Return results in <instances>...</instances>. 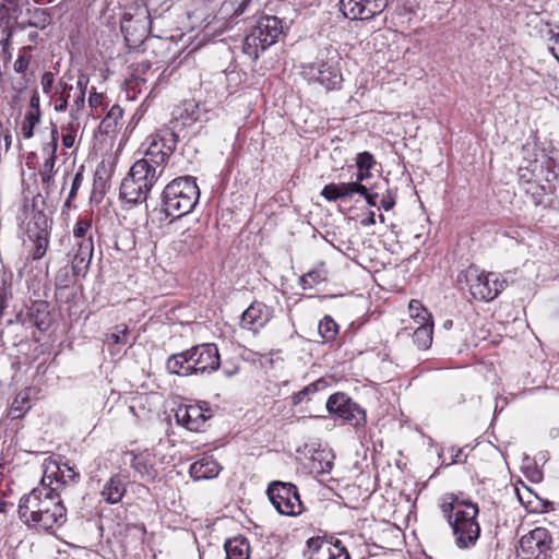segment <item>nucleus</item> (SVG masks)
Listing matches in <instances>:
<instances>
[{
    "label": "nucleus",
    "mask_w": 559,
    "mask_h": 559,
    "mask_svg": "<svg viewBox=\"0 0 559 559\" xmlns=\"http://www.w3.org/2000/svg\"><path fill=\"white\" fill-rule=\"evenodd\" d=\"M178 135L170 128H162L151 135L143 158L136 160L120 185V197L128 203L147 199L153 186L164 173V165L175 152Z\"/></svg>",
    "instance_id": "nucleus-1"
},
{
    "label": "nucleus",
    "mask_w": 559,
    "mask_h": 559,
    "mask_svg": "<svg viewBox=\"0 0 559 559\" xmlns=\"http://www.w3.org/2000/svg\"><path fill=\"white\" fill-rule=\"evenodd\" d=\"M441 510L452 528L455 545L461 549L474 546L480 535V526L476 521L477 506L450 493L443 499Z\"/></svg>",
    "instance_id": "nucleus-2"
},
{
    "label": "nucleus",
    "mask_w": 559,
    "mask_h": 559,
    "mask_svg": "<svg viewBox=\"0 0 559 559\" xmlns=\"http://www.w3.org/2000/svg\"><path fill=\"white\" fill-rule=\"evenodd\" d=\"M199 199L200 189L197 179L192 176L178 177L163 190V211L171 218H180L192 212Z\"/></svg>",
    "instance_id": "nucleus-3"
},
{
    "label": "nucleus",
    "mask_w": 559,
    "mask_h": 559,
    "mask_svg": "<svg viewBox=\"0 0 559 559\" xmlns=\"http://www.w3.org/2000/svg\"><path fill=\"white\" fill-rule=\"evenodd\" d=\"M341 56L332 47L321 49L316 61L302 64V74L309 81L317 82L328 91L341 87L343 82L340 69Z\"/></svg>",
    "instance_id": "nucleus-4"
},
{
    "label": "nucleus",
    "mask_w": 559,
    "mask_h": 559,
    "mask_svg": "<svg viewBox=\"0 0 559 559\" xmlns=\"http://www.w3.org/2000/svg\"><path fill=\"white\" fill-rule=\"evenodd\" d=\"M283 33L282 21L273 15L262 16L243 39L242 51L255 61L260 53L276 43Z\"/></svg>",
    "instance_id": "nucleus-5"
},
{
    "label": "nucleus",
    "mask_w": 559,
    "mask_h": 559,
    "mask_svg": "<svg viewBox=\"0 0 559 559\" xmlns=\"http://www.w3.org/2000/svg\"><path fill=\"white\" fill-rule=\"evenodd\" d=\"M457 282L468 286L474 299L490 301L493 300L506 287L507 281L496 273L479 272L474 266L467 267L457 276Z\"/></svg>",
    "instance_id": "nucleus-6"
},
{
    "label": "nucleus",
    "mask_w": 559,
    "mask_h": 559,
    "mask_svg": "<svg viewBox=\"0 0 559 559\" xmlns=\"http://www.w3.org/2000/svg\"><path fill=\"white\" fill-rule=\"evenodd\" d=\"M267 496L282 515L296 516L304 510L297 487L292 483L272 481L267 486Z\"/></svg>",
    "instance_id": "nucleus-7"
},
{
    "label": "nucleus",
    "mask_w": 559,
    "mask_h": 559,
    "mask_svg": "<svg viewBox=\"0 0 559 559\" xmlns=\"http://www.w3.org/2000/svg\"><path fill=\"white\" fill-rule=\"evenodd\" d=\"M552 544V536L547 528L535 527L521 537L518 555L522 559H547Z\"/></svg>",
    "instance_id": "nucleus-8"
},
{
    "label": "nucleus",
    "mask_w": 559,
    "mask_h": 559,
    "mask_svg": "<svg viewBox=\"0 0 559 559\" xmlns=\"http://www.w3.org/2000/svg\"><path fill=\"white\" fill-rule=\"evenodd\" d=\"M328 412L343 419L352 426L358 427L366 423L365 411L347 394L337 392L332 394L326 402Z\"/></svg>",
    "instance_id": "nucleus-9"
},
{
    "label": "nucleus",
    "mask_w": 559,
    "mask_h": 559,
    "mask_svg": "<svg viewBox=\"0 0 559 559\" xmlns=\"http://www.w3.org/2000/svg\"><path fill=\"white\" fill-rule=\"evenodd\" d=\"M44 506L31 527L52 531L62 526L67 521V509L59 495L52 489L50 496L44 501Z\"/></svg>",
    "instance_id": "nucleus-10"
},
{
    "label": "nucleus",
    "mask_w": 559,
    "mask_h": 559,
    "mask_svg": "<svg viewBox=\"0 0 559 559\" xmlns=\"http://www.w3.org/2000/svg\"><path fill=\"white\" fill-rule=\"evenodd\" d=\"M189 350L193 374L213 372L221 366L218 348L213 343L192 346Z\"/></svg>",
    "instance_id": "nucleus-11"
},
{
    "label": "nucleus",
    "mask_w": 559,
    "mask_h": 559,
    "mask_svg": "<svg viewBox=\"0 0 559 559\" xmlns=\"http://www.w3.org/2000/svg\"><path fill=\"white\" fill-rule=\"evenodd\" d=\"M389 0H340L343 14L350 20H371L382 13Z\"/></svg>",
    "instance_id": "nucleus-12"
},
{
    "label": "nucleus",
    "mask_w": 559,
    "mask_h": 559,
    "mask_svg": "<svg viewBox=\"0 0 559 559\" xmlns=\"http://www.w3.org/2000/svg\"><path fill=\"white\" fill-rule=\"evenodd\" d=\"M52 489L53 488L43 486L34 488L31 492L21 497L17 512L20 519L25 524L28 526L33 525L38 516L37 514H39L41 508L45 507L44 501L50 496Z\"/></svg>",
    "instance_id": "nucleus-13"
},
{
    "label": "nucleus",
    "mask_w": 559,
    "mask_h": 559,
    "mask_svg": "<svg viewBox=\"0 0 559 559\" xmlns=\"http://www.w3.org/2000/svg\"><path fill=\"white\" fill-rule=\"evenodd\" d=\"M139 16L142 19H138L133 21V16L131 13L126 12L121 22V32L124 35L126 41L131 46H136L139 43H142L146 36V25L151 24V14L146 5L143 1L140 4H136Z\"/></svg>",
    "instance_id": "nucleus-14"
},
{
    "label": "nucleus",
    "mask_w": 559,
    "mask_h": 559,
    "mask_svg": "<svg viewBox=\"0 0 559 559\" xmlns=\"http://www.w3.org/2000/svg\"><path fill=\"white\" fill-rule=\"evenodd\" d=\"M307 559H350L345 546L340 540L329 542L321 537H312L307 542Z\"/></svg>",
    "instance_id": "nucleus-15"
},
{
    "label": "nucleus",
    "mask_w": 559,
    "mask_h": 559,
    "mask_svg": "<svg viewBox=\"0 0 559 559\" xmlns=\"http://www.w3.org/2000/svg\"><path fill=\"white\" fill-rule=\"evenodd\" d=\"M16 322L22 325H34L39 331H46L50 326L49 304L46 300H35L26 308V311L16 314Z\"/></svg>",
    "instance_id": "nucleus-16"
},
{
    "label": "nucleus",
    "mask_w": 559,
    "mask_h": 559,
    "mask_svg": "<svg viewBox=\"0 0 559 559\" xmlns=\"http://www.w3.org/2000/svg\"><path fill=\"white\" fill-rule=\"evenodd\" d=\"M207 413L209 409H203L199 405H185L178 407L175 417L177 423L188 430L199 431L211 417Z\"/></svg>",
    "instance_id": "nucleus-17"
},
{
    "label": "nucleus",
    "mask_w": 559,
    "mask_h": 559,
    "mask_svg": "<svg viewBox=\"0 0 559 559\" xmlns=\"http://www.w3.org/2000/svg\"><path fill=\"white\" fill-rule=\"evenodd\" d=\"M21 12L17 0H0V31L2 38L0 39L3 51L9 47V40L12 36L10 22L16 20Z\"/></svg>",
    "instance_id": "nucleus-18"
},
{
    "label": "nucleus",
    "mask_w": 559,
    "mask_h": 559,
    "mask_svg": "<svg viewBox=\"0 0 559 559\" xmlns=\"http://www.w3.org/2000/svg\"><path fill=\"white\" fill-rule=\"evenodd\" d=\"M271 319L270 309L260 301H253L241 316L240 325L243 329L257 331Z\"/></svg>",
    "instance_id": "nucleus-19"
},
{
    "label": "nucleus",
    "mask_w": 559,
    "mask_h": 559,
    "mask_svg": "<svg viewBox=\"0 0 559 559\" xmlns=\"http://www.w3.org/2000/svg\"><path fill=\"white\" fill-rule=\"evenodd\" d=\"M166 370L173 374L188 377L193 374L189 350L173 354L167 358Z\"/></svg>",
    "instance_id": "nucleus-20"
},
{
    "label": "nucleus",
    "mask_w": 559,
    "mask_h": 559,
    "mask_svg": "<svg viewBox=\"0 0 559 559\" xmlns=\"http://www.w3.org/2000/svg\"><path fill=\"white\" fill-rule=\"evenodd\" d=\"M224 548L226 559H249L250 557L249 540L242 535L228 538L224 544Z\"/></svg>",
    "instance_id": "nucleus-21"
},
{
    "label": "nucleus",
    "mask_w": 559,
    "mask_h": 559,
    "mask_svg": "<svg viewBox=\"0 0 559 559\" xmlns=\"http://www.w3.org/2000/svg\"><path fill=\"white\" fill-rule=\"evenodd\" d=\"M221 466L212 459L205 457L190 466V475L194 479H210L218 475Z\"/></svg>",
    "instance_id": "nucleus-22"
},
{
    "label": "nucleus",
    "mask_w": 559,
    "mask_h": 559,
    "mask_svg": "<svg viewBox=\"0 0 559 559\" xmlns=\"http://www.w3.org/2000/svg\"><path fill=\"white\" fill-rule=\"evenodd\" d=\"M126 493V486L119 476L110 477L102 490V497L107 503L115 504L121 501Z\"/></svg>",
    "instance_id": "nucleus-23"
},
{
    "label": "nucleus",
    "mask_w": 559,
    "mask_h": 559,
    "mask_svg": "<svg viewBox=\"0 0 559 559\" xmlns=\"http://www.w3.org/2000/svg\"><path fill=\"white\" fill-rule=\"evenodd\" d=\"M432 335H433V321H418L417 326L413 332V341L414 344L419 349H428L432 344Z\"/></svg>",
    "instance_id": "nucleus-24"
},
{
    "label": "nucleus",
    "mask_w": 559,
    "mask_h": 559,
    "mask_svg": "<svg viewBox=\"0 0 559 559\" xmlns=\"http://www.w3.org/2000/svg\"><path fill=\"white\" fill-rule=\"evenodd\" d=\"M328 271L324 267V263H320L318 267H314L307 273H305L299 282L304 289H310L314 285L326 281Z\"/></svg>",
    "instance_id": "nucleus-25"
},
{
    "label": "nucleus",
    "mask_w": 559,
    "mask_h": 559,
    "mask_svg": "<svg viewBox=\"0 0 559 559\" xmlns=\"http://www.w3.org/2000/svg\"><path fill=\"white\" fill-rule=\"evenodd\" d=\"M318 331L324 342H331L337 335L338 325L330 316H325L319 322Z\"/></svg>",
    "instance_id": "nucleus-26"
},
{
    "label": "nucleus",
    "mask_w": 559,
    "mask_h": 559,
    "mask_svg": "<svg viewBox=\"0 0 559 559\" xmlns=\"http://www.w3.org/2000/svg\"><path fill=\"white\" fill-rule=\"evenodd\" d=\"M33 241H34V250L32 252V259L39 260L45 255V253L48 249V245H49L48 231L46 229L38 230V233L34 237Z\"/></svg>",
    "instance_id": "nucleus-27"
},
{
    "label": "nucleus",
    "mask_w": 559,
    "mask_h": 559,
    "mask_svg": "<svg viewBox=\"0 0 559 559\" xmlns=\"http://www.w3.org/2000/svg\"><path fill=\"white\" fill-rule=\"evenodd\" d=\"M56 165V159L53 157H47L43 164V168L40 170V178L44 189L47 193H49L50 189L55 185L53 180V168Z\"/></svg>",
    "instance_id": "nucleus-28"
},
{
    "label": "nucleus",
    "mask_w": 559,
    "mask_h": 559,
    "mask_svg": "<svg viewBox=\"0 0 559 559\" xmlns=\"http://www.w3.org/2000/svg\"><path fill=\"white\" fill-rule=\"evenodd\" d=\"M40 121V112L37 110H28L22 122L21 131L25 139L34 135V128Z\"/></svg>",
    "instance_id": "nucleus-29"
},
{
    "label": "nucleus",
    "mask_w": 559,
    "mask_h": 559,
    "mask_svg": "<svg viewBox=\"0 0 559 559\" xmlns=\"http://www.w3.org/2000/svg\"><path fill=\"white\" fill-rule=\"evenodd\" d=\"M326 382L323 379H319L309 385L305 386L302 390L296 392L293 395V403L295 405L300 404L304 400H306L310 394L318 392L319 390L324 389Z\"/></svg>",
    "instance_id": "nucleus-30"
},
{
    "label": "nucleus",
    "mask_w": 559,
    "mask_h": 559,
    "mask_svg": "<svg viewBox=\"0 0 559 559\" xmlns=\"http://www.w3.org/2000/svg\"><path fill=\"white\" fill-rule=\"evenodd\" d=\"M523 189L525 193L531 197L535 205H540L543 203L544 195L546 194L544 186L527 179Z\"/></svg>",
    "instance_id": "nucleus-31"
},
{
    "label": "nucleus",
    "mask_w": 559,
    "mask_h": 559,
    "mask_svg": "<svg viewBox=\"0 0 559 559\" xmlns=\"http://www.w3.org/2000/svg\"><path fill=\"white\" fill-rule=\"evenodd\" d=\"M58 88L60 90L59 91L60 97L55 105V110L59 111V112H63L68 109L69 99L71 97V91L73 90V86H72V84H69L61 80L59 82Z\"/></svg>",
    "instance_id": "nucleus-32"
},
{
    "label": "nucleus",
    "mask_w": 559,
    "mask_h": 559,
    "mask_svg": "<svg viewBox=\"0 0 559 559\" xmlns=\"http://www.w3.org/2000/svg\"><path fill=\"white\" fill-rule=\"evenodd\" d=\"M29 407L28 395L26 393H20L11 405L10 415L12 418H20Z\"/></svg>",
    "instance_id": "nucleus-33"
},
{
    "label": "nucleus",
    "mask_w": 559,
    "mask_h": 559,
    "mask_svg": "<svg viewBox=\"0 0 559 559\" xmlns=\"http://www.w3.org/2000/svg\"><path fill=\"white\" fill-rule=\"evenodd\" d=\"M408 309L411 317L414 319L416 324H418V321L432 320L431 314L418 300H411Z\"/></svg>",
    "instance_id": "nucleus-34"
},
{
    "label": "nucleus",
    "mask_w": 559,
    "mask_h": 559,
    "mask_svg": "<svg viewBox=\"0 0 559 559\" xmlns=\"http://www.w3.org/2000/svg\"><path fill=\"white\" fill-rule=\"evenodd\" d=\"M57 469L56 479L63 485H67L69 481H72L79 477V474L68 463L58 465Z\"/></svg>",
    "instance_id": "nucleus-35"
},
{
    "label": "nucleus",
    "mask_w": 559,
    "mask_h": 559,
    "mask_svg": "<svg viewBox=\"0 0 559 559\" xmlns=\"http://www.w3.org/2000/svg\"><path fill=\"white\" fill-rule=\"evenodd\" d=\"M76 251L74 254L78 257H82L85 260H92L94 252V243L92 236H88L87 239H83L75 242Z\"/></svg>",
    "instance_id": "nucleus-36"
},
{
    "label": "nucleus",
    "mask_w": 559,
    "mask_h": 559,
    "mask_svg": "<svg viewBox=\"0 0 559 559\" xmlns=\"http://www.w3.org/2000/svg\"><path fill=\"white\" fill-rule=\"evenodd\" d=\"M340 199L350 197L353 193H366V186L359 182H342L337 183Z\"/></svg>",
    "instance_id": "nucleus-37"
},
{
    "label": "nucleus",
    "mask_w": 559,
    "mask_h": 559,
    "mask_svg": "<svg viewBox=\"0 0 559 559\" xmlns=\"http://www.w3.org/2000/svg\"><path fill=\"white\" fill-rule=\"evenodd\" d=\"M122 108L119 105H114L103 119L102 124L107 129L117 127L118 122L122 119Z\"/></svg>",
    "instance_id": "nucleus-38"
},
{
    "label": "nucleus",
    "mask_w": 559,
    "mask_h": 559,
    "mask_svg": "<svg viewBox=\"0 0 559 559\" xmlns=\"http://www.w3.org/2000/svg\"><path fill=\"white\" fill-rule=\"evenodd\" d=\"M92 227V222L88 218H80L74 227H73V237L76 239V241L87 239L90 235L88 231Z\"/></svg>",
    "instance_id": "nucleus-39"
},
{
    "label": "nucleus",
    "mask_w": 559,
    "mask_h": 559,
    "mask_svg": "<svg viewBox=\"0 0 559 559\" xmlns=\"http://www.w3.org/2000/svg\"><path fill=\"white\" fill-rule=\"evenodd\" d=\"M51 23V16L45 10H37L33 19L28 22L29 26L44 29Z\"/></svg>",
    "instance_id": "nucleus-40"
},
{
    "label": "nucleus",
    "mask_w": 559,
    "mask_h": 559,
    "mask_svg": "<svg viewBox=\"0 0 559 559\" xmlns=\"http://www.w3.org/2000/svg\"><path fill=\"white\" fill-rule=\"evenodd\" d=\"M356 166L358 170H371L376 166V159L369 152H362L356 156Z\"/></svg>",
    "instance_id": "nucleus-41"
},
{
    "label": "nucleus",
    "mask_w": 559,
    "mask_h": 559,
    "mask_svg": "<svg viewBox=\"0 0 559 559\" xmlns=\"http://www.w3.org/2000/svg\"><path fill=\"white\" fill-rule=\"evenodd\" d=\"M82 181H83V173H82V170H80L74 175V177L72 179L70 193L68 195V199L64 202L66 207L71 206V202L75 199L76 193L82 186Z\"/></svg>",
    "instance_id": "nucleus-42"
},
{
    "label": "nucleus",
    "mask_w": 559,
    "mask_h": 559,
    "mask_svg": "<svg viewBox=\"0 0 559 559\" xmlns=\"http://www.w3.org/2000/svg\"><path fill=\"white\" fill-rule=\"evenodd\" d=\"M92 260H85L82 257L73 255L72 259V272L73 276L84 275L88 269Z\"/></svg>",
    "instance_id": "nucleus-43"
},
{
    "label": "nucleus",
    "mask_w": 559,
    "mask_h": 559,
    "mask_svg": "<svg viewBox=\"0 0 559 559\" xmlns=\"http://www.w3.org/2000/svg\"><path fill=\"white\" fill-rule=\"evenodd\" d=\"M84 105H85L84 92H75L73 105L71 108V118L73 120L79 119L80 111L84 108Z\"/></svg>",
    "instance_id": "nucleus-44"
},
{
    "label": "nucleus",
    "mask_w": 559,
    "mask_h": 559,
    "mask_svg": "<svg viewBox=\"0 0 559 559\" xmlns=\"http://www.w3.org/2000/svg\"><path fill=\"white\" fill-rule=\"evenodd\" d=\"M321 195L328 201H337L340 199L337 183H329L324 186V188L321 191Z\"/></svg>",
    "instance_id": "nucleus-45"
},
{
    "label": "nucleus",
    "mask_w": 559,
    "mask_h": 559,
    "mask_svg": "<svg viewBox=\"0 0 559 559\" xmlns=\"http://www.w3.org/2000/svg\"><path fill=\"white\" fill-rule=\"evenodd\" d=\"M56 286L66 288L69 286L71 280L69 277V270L68 267H62L58 271L55 277Z\"/></svg>",
    "instance_id": "nucleus-46"
},
{
    "label": "nucleus",
    "mask_w": 559,
    "mask_h": 559,
    "mask_svg": "<svg viewBox=\"0 0 559 559\" xmlns=\"http://www.w3.org/2000/svg\"><path fill=\"white\" fill-rule=\"evenodd\" d=\"M127 328L119 330L118 332H114L109 335H107V341L111 342L114 344H126L127 343Z\"/></svg>",
    "instance_id": "nucleus-47"
},
{
    "label": "nucleus",
    "mask_w": 559,
    "mask_h": 559,
    "mask_svg": "<svg viewBox=\"0 0 559 559\" xmlns=\"http://www.w3.org/2000/svg\"><path fill=\"white\" fill-rule=\"evenodd\" d=\"M53 81H55L53 74L51 72H49V71L45 72L41 75L40 84H41V87H43V92L45 94H50L52 85H53Z\"/></svg>",
    "instance_id": "nucleus-48"
},
{
    "label": "nucleus",
    "mask_w": 559,
    "mask_h": 559,
    "mask_svg": "<svg viewBox=\"0 0 559 559\" xmlns=\"http://www.w3.org/2000/svg\"><path fill=\"white\" fill-rule=\"evenodd\" d=\"M75 142L74 129L71 128L69 132L62 135V145L67 148H71Z\"/></svg>",
    "instance_id": "nucleus-49"
},
{
    "label": "nucleus",
    "mask_w": 559,
    "mask_h": 559,
    "mask_svg": "<svg viewBox=\"0 0 559 559\" xmlns=\"http://www.w3.org/2000/svg\"><path fill=\"white\" fill-rule=\"evenodd\" d=\"M28 67V59L20 56L14 62V70L17 73H23Z\"/></svg>",
    "instance_id": "nucleus-50"
},
{
    "label": "nucleus",
    "mask_w": 559,
    "mask_h": 559,
    "mask_svg": "<svg viewBox=\"0 0 559 559\" xmlns=\"http://www.w3.org/2000/svg\"><path fill=\"white\" fill-rule=\"evenodd\" d=\"M88 76L85 74H80L76 81V87L75 92H84L86 93L87 84H88Z\"/></svg>",
    "instance_id": "nucleus-51"
},
{
    "label": "nucleus",
    "mask_w": 559,
    "mask_h": 559,
    "mask_svg": "<svg viewBox=\"0 0 559 559\" xmlns=\"http://www.w3.org/2000/svg\"><path fill=\"white\" fill-rule=\"evenodd\" d=\"M395 205V199L392 194L388 193L381 200V207L385 211H390Z\"/></svg>",
    "instance_id": "nucleus-52"
},
{
    "label": "nucleus",
    "mask_w": 559,
    "mask_h": 559,
    "mask_svg": "<svg viewBox=\"0 0 559 559\" xmlns=\"http://www.w3.org/2000/svg\"><path fill=\"white\" fill-rule=\"evenodd\" d=\"M57 148H58V140L50 139V142L47 144L46 147H44V151H47L48 157H53V159H56L57 158V156H56Z\"/></svg>",
    "instance_id": "nucleus-53"
},
{
    "label": "nucleus",
    "mask_w": 559,
    "mask_h": 559,
    "mask_svg": "<svg viewBox=\"0 0 559 559\" xmlns=\"http://www.w3.org/2000/svg\"><path fill=\"white\" fill-rule=\"evenodd\" d=\"M103 102V94L92 92L88 97V103L91 107H97Z\"/></svg>",
    "instance_id": "nucleus-54"
},
{
    "label": "nucleus",
    "mask_w": 559,
    "mask_h": 559,
    "mask_svg": "<svg viewBox=\"0 0 559 559\" xmlns=\"http://www.w3.org/2000/svg\"><path fill=\"white\" fill-rule=\"evenodd\" d=\"M361 195L365 197L367 203L370 205V206H376L377 205V199L379 197L378 193H370L368 191V189L366 188V193H360Z\"/></svg>",
    "instance_id": "nucleus-55"
},
{
    "label": "nucleus",
    "mask_w": 559,
    "mask_h": 559,
    "mask_svg": "<svg viewBox=\"0 0 559 559\" xmlns=\"http://www.w3.org/2000/svg\"><path fill=\"white\" fill-rule=\"evenodd\" d=\"M29 107L31 109L29 110H37L38 112H40V109H39V95L38 93H34L32 98H31V102H29Z\"/></svg>",
    "instance_id": "nucleus-56"
},
{
    "label": "nucleus",
    "mask_w": 559,
    "mask_h": 559,
    "mask_svg": "<svg viewBox=\"0 0 559 559\" xmlns=\"http://www.w3.org/2000/svg\"><path fill=\"white\" fill-rule=\"evenodd\" d=\"M250 2H251V0H242L240 2V4L237 7V9L235 10V15L239 16L242 13H245V11L247 10Z\"/></svg>",
    "instance_id": "nucleus-57"
},
{
    "label": "nucleus",
    "mask_w": 559,
    "mask_h": 559,
    "mask_svg": "<svg viewBox=\"0 0 559 559\" xmlns=\"http://www.w3.org/2000/svg\"><path fill=\"white\" fill-rule=\"evenodd\" d=\"M370 176V170H358L355 182L361 183L364 180H367Z\"/></svg>",
    "instance_id": "nucleus-58"
},
{
    "label": "nucleus",
    "mask_w": 559,
    "mask_h": 559,
    "mask_svg": "<svg viewBox=\"0 0 559 559\" xmlns=\"http://www.w3.org/2000/svg\"><path fill=\"white\" fill-rule=\"evenodd\" d=\"M361 224L364 226H369V225H373L376 224V218H374V213L373 212H370L369 213V216L367 218H365Z\"/></svg>",
    "instance_id": "nucleus-59"
},
{
    "label": "nucleus",
    "mask_w": 559,
    "mask_h": 559,
    "mask_svg": "<svg viewBox=\"0 0 559 559\" xmlns=\"http://www.w3.org/2000/svg\"><path fill=\"white\" fill-rule=\"evenodd\" d=\"M527 173H528V170H527V169H525V170L520 169V179H521V181H523V183H524V185H525V181H526L527 179H531V178L527 176Z\"/></svg>",
    "instance_id": "nucleus-60"
},
{
    "label": "nucleus",
    "mask_w": 559,
    "mask_h": 559,
    "mask_svg": "<svg viewBox=\"0 0 559 559\" xmlns=\"http://www.w3.org/2000/svg\"><path fill=\"white\" fill-rule=\"evenodd\" d=\"M51 140H59L58 128L56 127V124H52L51 128Z\"/></svg>",
    "instance_id": "nucleus-61"
},
{
    "label": "nucleus",
    "mask_w": 559,
    "mask_h": 559,
    "mask_svg": "<svg viewBox=\"0 0 559 559\" xmlns=\"http://www.w3.org/2000/svg\"><path fill=\"white\" fill-rule=\"evenodd\" d=\"M557 41H559V37L557 38ZM551 53L554 55V57L559 61V51L556 47H550L549 48Z\"/></svg>",
    "instance_id": "nucleus-62"
},
{
    "label": "nucleus",
    "mask_w": 559,
    "mask_h": 559,
    "mask_svg": "<svg viewBox=\"0 0 559 559\" xmlns=\"http://www.w3.org/2000/svg\"><path fill=\"white\" fill-rule=\"evenodd\" d=\"M559 37V34H554L551 37H550V40H554V44L558 51H559V41H557V38Z\"/></svg>",
    "instance_id": "nucleus-63"
},
{
    "label": "nucleus",
    "mask_w": 559,
    "mask_h": 559,
    "mask_svg": "<svg viewBox=\"0 0 559 559\" xmlns=\"http://www.w3.org/2000/svg\"><path fill=\"white\" fill-rule=\"evenodd\" d=\"M37 38H38V33L32 32V33L28 34V39L31 41H35Z\"/></svg>",
    "instance_id": "nucleus-64"
}]
</instances>
